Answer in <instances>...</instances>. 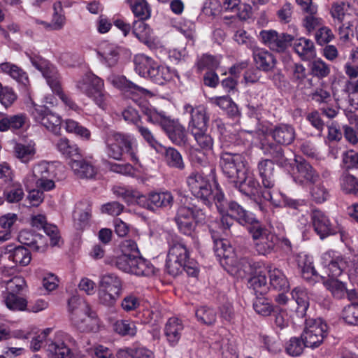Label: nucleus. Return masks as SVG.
I'll return each instance as SVG.
<instances>
[{"instance_id":"nucleus-1","label":"nucleus","mask_w":358,"mask_h":358,"mask_svg":"<svg viewBox=\"0 0 358 358\" xmlns=\"http://www.w3.org/2000/svg\"><path fill=\"white\" fill-rule=\"evenodd\" d=\"M140 108L141 113L146 117L147 122L159 126L174 144L182 146L187 143L186 129L178 120L171 118L164 111L159 110L147 102L141 103Z\"/></svg>"},{"instance_id":"nucleus-2","label":"nucleus","mask_w":358,"mask_h":358,"mask_svg":"<svg viewBox=\"0 0 358 358\" xmlns=\"http://www.w3.org/2000/svg\"><path fill=\"white\" fill-rule=\"evenodd\" d=\"M68 310L73 324L83 332H97L101 322L96 313L92 310L88 303L78 296H73L68 301Z\"/></svg>"},{"instance_id":"nucleus-3","label":"nucleus","mask_w":358,"mask_h":358,"mask_svg":"<svg viewBox=\"0 0 358 358\" xmlns=\"http://www.w3.org/2000/svg\"><path fill=\"white\" fill-rule=\"evenodd\" d=\"M214 240V250L216 255L221 259L222 264L229 266V272L237 278H245L252 273L253 266L247 258L238 259L234 248L227 239H216L212 234Z\"/></svg>"},{"instance_id":"nucleus-4","label":"nucleus","mask_w":358,"mask_h":358,"mask_svg":"<svg viewBox=\"0 0 358 358\" xmlns=\"http://www.w3.org/2000/svg\"><path fill=\"white\" fill-rule=\"evenodd\" d=\"M246 164L245 157L242 154L230 152H222L220 154V168L224 176L231 183L245 179Z\"/></svg>"},{"instance_id":"nucleus-5","label":"nucleus","mask_w":358,"mask_h":358,"mask_svg":"<svg viewBox=\"0 0 358 358\" xmlns=\"http://www.w3.org/2000/svg\"><path fill=\"white\" fill-rule=\"evenodd\" d=\"M206 219V213L196 206L179 207L175 217L179 231L186 236L192 235L196 224L203 223Z\"/></svg>"},{"instance_id":"nucleus-6","label":"nucleus","mask_w":358,"mask_h":358,"mask_svg":"<svg viewBox=\"0 0 358 358\" xmlns=\"http://www.w3.org/2000/svg\"><path fill=\"white\" fill-rule=\"evenodd\" d=\"M329 327L322 318H308L305 320V327L301 335L306 348L315 349L323 343L328 335Z\"/></svg>"},{"instance_id":"nucleus-7","label":"nucleus","mask_w":358,"mask_h":358,"mask_svg":"<svg viewBox=\"0 0 358 358\" xmlns=\"http://www.w3.org/2000/svg\"><path fill=\"white\" fill-rule=\"evenodd\" d=\"M186 183L191 193L209 207L212 206V201L214 202L217 192H221L217 189L213 192L209 180L203 173L199 172H193L187 176Z\"/></svg>"},{"instance_id":"nucleus-8","label":"nucleus","mask_w":358,"mask_h":358,"mask_svg":"<svg viewBox=\"0 0 358 358\" xmlns=\"http://www.w3.org/2000/svg\"><path fill=\"white\" fill-rule=\"evenodd\" d=\"M98 296L100 302L108 306L115 303L122 291L121 279L114 273H106L100 276Z\"/></svg>"},{"instance_id":"nucleus-9","label":"nucleus","mask_w":358,"mask_h":358,"mask_svg":"<svg viewBox=\"0 0 358 358\" xmlns=\"http://www.w3.org/2000/svg\"><path fill=\"white\" fill-rule=\"evenodd\" d=\"M31 104L29 113L34 120L48 131L55 134H59L62 124L61 116L52 112L45 106L38 105L32 101Z\"/></svg>"},{"instance_id":"nucleus-10","label":"nucleus","mask_w":358,"mask_h":358,"mask_svg":"<svg viewBox=\"0 0 358 358\" xmlns=\"http://www.w3.org/2000/svg\"><path fill=\"white\" fill-rule=\"evenodd\" d=\"M189 252L182 241H176L170 245L166 268L169 274L177 276L183 271L185 263L189 259Z\"/></svg>"},{"instance_id":"nucleus-11","label":"nucleus","mask_w":358,"mask_h":358,"mask_svg":"<svg viewBox=\"0 0 358 358\" xmlns=\"http://www.w3.org/2000/svg\"><path fill=\"white\" fill-rule=\"evenodd\" d=\"M350 257H344L341 253L329 250L321 256V264L329 276L337 278L350 267Z\"/></svg>"},{"instance_id":"nucleus-12","label":"nucleus","mask_w":358,"mask_h":358,"mask_svg":"<svg viewBox=\"0 0 358 358\" xmlns=\"http://www.w3.org/2000/svg\"><path fill=\"white\" fill-rule=\"evenodd\" d=\"M257 252L259 255H266L271 253L278 241V237L268 229L262 227L259 224L249 228Z\"/></svg>"},{"instance_id":"nucleus-13","label":"nucleus","mask_w":358,"mask_h":358,"mask_svg":"<svg viewBox=\"0 0 358 358\" xmlns=\"http://www.w3.org/2000/svg\"><path fill=\"white\" fill-rule=\"evenodd\" d=\"M173 202V196L169 191L150 192L138 198L140 206L153 212L159 208H170Z\"/></svg>"},{"instance_id":"nucleus-14","label":"nucleus","mask_w":358,"mask_h":358,"mask_svg":"<svg viewBox=\"0 0 358 358\" xmlns=\"http://www.w3.org/2000/svg\"><path fill=\"white\" fill-rule=\"evenodd\" d=\"M261 42L270 50L278 52H284L292 43L294 36L290 34H279L273 29L262 30L259 34Z\"/></svg>"},{"instance_id":"nucleus-15","label":"nucleus","mask_w":358,"mask_h":358,"mask_svg":"<svg viewBox=\"0 0 358 358\" xmlns=\"http://www.w3.org/2000/svg\"><path fill=\"white\" fill-rule=\"evenodd\" d=\"M183 113L189 115L188 128L190 131L208 129L209 117L205 106L186 103L183 106Z\"/></svg>"},{"instance_id":"nucleus-16","label":"nucleus","mask_w":358,"mask_h":358,"mask_svg":"<svg viewBox=\"0 0 358 358\" xmlns=\"http://www.w3.org/2000/svg\"><path fill=\"white\" fill-rule=\"evenodd\" d=\"M1 71L9 75L17 83V87L21 93L30 96L31 86L28 74L22 68L10 62H4L0 64Z\"/></svg>"},{"instance_id":"nucleus-17","label":"nucleus","mask_w":358,"mask_h":358,"mask_svg":"<svg viewBox=\"0 0 358 358\" xmlns=\"http://www.w3.org/2000/svg\"><path fill=\"white\" fill-rule=\"evenodd\" d=\"M133 34L150 50H155L162 46L160 40L154 36L151 28L144 20L134 21L132 27Z\"/></svg>"},{"instance_id":"nucleus-18","label":"nucleus","mask_w":358,"mask_h":358,"mask_svg":"<svg viewBox=\"0 0 358 358\" xmlns=\"http://www.w3.org/2000/svg\"><path fill=\"white\" fill-rule=\"evenodd\" d=\"M184 329L185 324L181 319L171 317L167 320L164 324L163 333L169 346L173 348L178 345Z\"/></svg>"},{"instance_id":"nucleus-19","label":"nucleus","mask_w":358,"mask_h":358,"mask_svg":"<svg viewBox=\"0 0 358 358\" xmlns=\"http://www.w3.org/2000/svg\"><path fill=\"white\" fill-rule=\"evenodd\" d=\"M311 221L315 231L324 239L336 234L337 231L330 222L329 217L320 210H313L311 213Z\"/></svg>"},{"instance_id":"nucleus-20","label":"nucleus","mask_w":358,"mask_h":358,"mask_svg":"<svg viewBox=\"0 0 358 358\" xmlns=\"http://www.w3.org/2000/svg\"><path fill=\"white\" fill-rule=\"evenodd\" d=\"M296 172L293 173L292 178L294 182L300 185L307 183H315L320 180L319 173L306 160L298 162L296 159Z\"/></svg>"},{"instance_id":"nucleus-21","label":"nucleus","mask_w":358,"mask_h":358,"mask_svg":"<svg viewBox=\"0 0 358 358\" xmlns=\"http://www.w3.org/2000/svg\"><path fill=\"white\" fill-rule=\"evenodd\" d=\"M1 257L14 263L16 266H25L31 259V253L28 249L22 246L14 247L11 245L1 248Z\"/></svg>"},{"instance_id":"nucleus-22","label":"nucleus","mask_w":358,"mask_h":358,"mask_svg":"<svg viewBox=\"0 0 358 358\" xmlns=\"http://www.w3.org/2000/svg\"><path fill=\"white\" fill-rule=\"evenodd\" d=\"M257 171L265 190H273L275 182L273 162L268 159H260L257 164Z\"/></svg>"},{"instance_id":"nucleus-23","label":"nucleus","mask_w":358,"mask_h":358,"mask_svg":"<svg viewBox=\"0 0 358 358\" xmlns=\"http://www.w3.org/2000/svg\"><path fill=\"white\" fill-rule=\"evenodd\" d=\"M262 196L275 207L287 206L294 209H298L300 206L305 205L303 200L289 199L278 189L264 190L262 192Z\"/></svg>"},{"instance_id":"nucleus-24","label":"nucleus","mask_w":358,"mask_h":358,"mask_svg":"<svg viewBox=\"0 0 358 358\" xmlns=\"http://www.w3.org/2000/svg\"><path fill=\"white\" fill-rule=\"evenodd\" d=\"M114 134L116 138H121L122 141H118L117 143L123 154L126 153L129 156L130 160L137 164L139 162L138 159V142L136 138L130 134L122 133L114 131Z\"/></svg>"},{"instance_id":"nucleus-25","label":"nucleus","mask_w":358,"mask_h":358,"mask_svg":"<svg viewBox=\"0 0 358 358\" xmlns=\"http://www.w3.org/2000/svg\"><path fill=\"white\" fill-rule=\"evenodd\" d=\"M104 87V80L92 72L85 73L76 83L77 89L87 97L90 92L94 94Z\"/></svg>"},{"instance_id":"nucleus-26","label":"nucleus","mask_w":358,"mask_h":358,"mask_svg":"<svg viewBox=\"0 0 358 358\" xmlns=\"http://www.w3.org/2000/svg\"><path fill=\"white\" fill-rule=\"evenodd\" d=\"M108 80L116 88L131 94L148 95L151 92L141 86L136 85L127 79L124 76L113 75L108 78Z\"/></svg>"},{"instance_id":"nucleus-27","label":"nucleus","mask_w":358,"mask_h":358,"mask_svg":"<svg viewBox=\"0 0 358 358\" xmlns=\"http://www.w3.org/2000/svg\"><path fill=\"white\" fill-rule=\"evenodd\" d=\"M273 139L280 145H290L295 138L294 128L287 124H280L271 131Z\"/></svg>"},{"instance_id":"nucleus-28","label":"nucleus","mask_w":358,"mask_h":358,"mask_svg":"<svg viewBox=\"0 0 358 358\" xmlns=\"http://www.w3.org/2000/svg\"><path fill=\"white\" fill-rule=\"evenodd\" d=\"M260 149L264 155L270 156L273 159V164L275 163L278 166L285 168L291 165L290 160L285 157L281 147L273 143L262 142Z\"/></svg>"},{"instance_id":"nucleus-29","label":"nucleus","mask_w":358,"mask_h":358,"mask_svg":"<svg viewBox=\"0 0 358 358\" xmlns=\"http://www.w3.org/2000/svg\"><path fill=\"white\" fill-rule=\"evenodd\" d=\"M69 165L74 174L80 178H92L97 173L94 165L84 159H71Z\"/></svg>"},{"instance_id":"nucleus-30","label":"nucleus","mask_w":358,"mask_h":358,"mask_svg":"<svg viewBox=\"0 0 358 358\" xmlns=\"http://www.w3.org/2000/svg\"><path fill=\"white\" fill-rule=\"evenodd\" d=\"M92 213V208L87 201H81L76 205L73 213V224L76 229H83L90 221Z\"/></svg>"},{"instance_id":"nucleus-31","label":"nucleus","mask_w":358,"mask_h":358,"mask_svg":"<svg viewBox=\"0 0 358 358\" xmlns=\"http://www.w3.org/2000/svg\"><path fill=\"white\" fill-rule=\"evenodd\" d=\"M293 48L294 52L302 60L307 61L315 55V48L313 42L304 37L294 39Z\"/></svg>"},{"instance_id":"nucleus-32","label":"nucleus","mask_w":358,"mask_h":358,"mask_svg":"<svg viewBox=\"0 0 358 358\" xmlns=\"http://www.w3.org/2000/svg\"><path fill=\"white\" fill-rule=\"evenodd\" d=\"M253 58L255 65L259 70L267 72L271 71L275 66V57L266 50L262 48L254 50Z\"/></svg>"},{"instance_id":"nucleus-33","label":"nucleus","mask_w":358,"mask_h":358,"mask_svg":"<svg viewBox=\"0 0 358 358\" xmlns=\"http://www.w3.org/2000/svg\"><path fill=\"white\" fill-rule=\"evenodd\" d=\"M214 202L217 210L221 215L220 222L222 227L224 229H229L234 223L236 219L226 210L227 202L222 192H217L214 197Z\"/></svg>"},{"instance_id":"nucleus-34","label":"nucleus","mask_w":358,"mask_h":358,"mask_svg":"<svg viewBox=\"0 0 358 358\" xmlns=\"http://www.w3.org/2000/svg\"><path fill=\"white\" fill-rule=\"evenodd\" d=\"M229 211L231 215L241 224H250L252 226L257 224V221L252 213L245 210L241 205L236 201H231L228 204Z\"/></svg>"},{"instance_id":"nucleus-35","label":"nucleus","mask_w":358,"mask_h":358,"mask_svg":"<svg viewBox=\"0 0 358 358\" xmlns=\"http://www.w3.org/2000/svg\"><path fill=\"white\" fill-rule=\"evenodd\" d=\"M229 211L231 215L241 224H250L252 226L257 224V221L252 213L245 210L241 205L236 201H231L228 204Z\"/></svg>"},{"instance_id":"nucleus-36","label":"nucleus","mask_w":358,"mask_h":358,"mask_svg":"<svg viewBox=\"0 0 358 358\" xmlns=\"http://www.w3.org/2000/svg\"><path fill=\"white\" fill-rule=\"evenodd\" d=\"M47 78L48 85L52 92L59 97L66 107L76 111L79 107L69 96L64 93L61 85L60 77L57 78L55 76L52 75L51 76H47Z\"/></svg>"},{"instance_id":"nucleus-37","label":"nucleus","mask_w":358,"mask_h":358,"mask_svg":"<svg viewBox=\"0 0 358 358\" xmlns=\"http://www.w3.org/2000/svg\"><path fill=\"white\" fill-rule=\"evenodd\" d=\"M47 78L48 85L52 92L59 97L66 107L76 111L79 107L69 96L64 93L61 85L60 77L57 78L55 76L52 75L51 76H47Z\"/></svg>"},{"instance_id":"nucleus-38","label":"nucleus","mask_w":358,"mask_h":358,"mask_svg":"<svg viewBox=\"0 0 358 358\" xmlns=\"http://www.w3.org/2000/svg\"><path fill=\"white\" fill-rule=\"evenodd\" d=\"M66 17L62 8V2L58 1L53 4V13L50 23L41 22L43 26L47 29L60 30L66 24Z\"/></svg>"},{"instance_id":"nucleus-39","label":"nucleus","mask_w":358,"mask_h":358,"mask_svg":"<svg viewBox=\"0 0 358 358\" xmlns=\"http://www.w3.org/2000/svg\"><path fill=\"white\" fill-rule=\"evenodd\" d=\"M155 273L154 266L147 259L138 255L131 260L129 273L138 276H150Z\"/></svg>"},{"instance_id":"nucleus-40","label":"nucleus","mask_w":358,"mask_h":358,"mask_svg":"<svg viewBox=\"0 0 358 358\" xmlns=\"http://www.w3.org/2000/svg\"><path fill=\"white\" fill-rule=\"evenodd\" d=\"M46 350L50 358H77L63 341H50L46 345Z\"/></svg>"},{"instance_id":"nucleus-41","label":"nucleus","mask_w":358,"mask_h":358,"mask_svg":"<svg viewBox=\"0 0 358 358\" xmlns=\"http://www.w3.org/2000/svg\"><path fill=\"white\" fill-rule=\"evenodd\" d=\"M3 278L1 284L6 287V290L2 293L20 294L27 287L25 280L20 276H14L8 278L7 271H2Z\"/></svg>"},{"instance_id":"nucleus-42","label":"nucleus","mask_w":358,"mask_h":358,"mask_svg":"<svg viewBox=\"0 0 358 358\" xmlns=\"http://www.w3.org/2000/svg\"><path fill=\"white\" fill-rule=\"evenodd\" d=\"M118 141H122V139L115 138L114 130L109 131L106 134L104 138L106 153L108 157L115 160H121L124 155L122 148L117 143Z\"/></svg>"},{"instance_id":"nucleus-43","label":"nucleus","mask_w":358,"mask_h":358,"mask_svg":"<svg viewBox=\"0 0 358 358\" xmlns=\"http://www.w3.org/2000/svg\"><path fill=\"white\" fill-rule=\"evenodd\" d=\"M136 72L141 77L148 78L157 62L145 54H138L134 60Z\"/></svg>"},{"instance_id":"nucleus-44","label":"nucleus","mask_w":358,"mask_h":358,"mask_svg":"<svg viewBox=\"0 0 358 358\" xmlns=\"http://www.w3.org/2000/svg\"><path fill=\"white\" fill-rule=\"evenodd\" d=\"M16 157L23 163L32 160L36 152V143L33 141L16 143L14 147Z\"/></svg>"},{"instance_id":"nucleus-45","label":"nucleus","mask_w":358,"mask_h":358,"mask_svg":"<svg viewBox=\"0 0 358 358\" xmlns=\"http://www.w3.org/2000/svg\"><path fill=\"white\" fill-rule=\"evenodd\" d=\"M27 56L29 58V60L32 65L38 71H40L43 77L45 78L46 82L48 83L47 76H55V77L59 78V73L57 70L55 66L50 65L45 59H43L41 57L36 55H31L29 53H26Z\"/></svg>"},{"instance_id":"nucleus-46","label":"nucleus","mask_w":358,"mask_h":358,"mask_svg":"<svg viewBox=\"0 0 358 358\" xmlns=\"http://www.w3.org/2000/svg\"><path fill=\"white\" fill-rule=\"evenodd\" d=\"M208 129L190 131L194 136L197 145L200 149L206 152L208 155H214L213 152V139L210 135L207 134Z\"/></svg>"},{"instance_id":"nucleus-47","label":"nucleus","mask_w":358,"mask_h":358,"mask_svg":"<svg viewBox=\"0 0 358 358\" xmlns=\"http://www.w3.org/2000/svg\"><path fill=\"white\" fill-rule=\"evenodd\" d=\"M163 150L164 151V160L169 166L180 170L184 169L185 163L182 155L176 149L162 145L158 152H162Z\"/></svg>"},{"instance_id":"nucleus-48","label":"nucleus","mask_w":358,"mask_h":358,"mask_svg":"<svg viewBox=\"0 0 358 358\" xmlns=\"http://www.w3.org/2000/svg\"><path fill=\"white\" fill-rule=\"evenodd\" d=\"M292 298L297 304L296 315L300 317H304L309 307V297L306 290L296 287L292 292Z\"/></svg>"},{"instance_id":"nucleus-49","label":"nucleus","mask_w":358,"mask_h":358,"mask_svg":"<svg viewBox=\"0 0 358 358\" xmlns=\"http://www.w3.org/2000/svg\"><path fill=\"white\" fill-rule=\"evenodd\" d=\"M57 150L64 157L71 159L74 157H80L81 156L80 150L78 146L70 142L66 138H61L56 143Z\"/></svg>"},{"instance_id":"nucleus-50","label":"nucleus","mask_w":358,"mask_h":358,"mask_svg":"<svg viewBox=\"0 0 358 358\" xmlns=\"http://www.w3.org/2000/svg\"><path fill=\"white\" fill-rule=\"evenodd\" d=\"M173 78V73L168 66H161L157 64L152 69L147 78L150 79L157 85H164L170 81Z\"/></svg>"},{"instance_id":"nucleus-51","label":"nucleus","mask_w":358,"mask_h":358,"mask_svg":"<svg viewBox=\"0 0 358 358\" xmlns=\"http://www.w3.org/2000/svg\"><path fill=\"white\" fill-rule=\"evenodd\" d=\"M222 57L220 55H212L208 53L198 57L196 66L199 71L204 70L215 71L220 65Z\"/></svg>"},{"instance_id":"nucleus-52","label":"nucleus","mask_w":358,"mask_h":358,"mask_svg":"<svg viewBox=\"0 0 358 358\" xmlns=\"http://www.w3.org/2000/svg\"><path fill=\"white\" fill-rule=\"evenodd\" d=\"M270 285L275 289L280 291H287L289 289V284L284 273L277 268H270L268 270Z\"/></svg>"},{"instance_id":"nucleus-53","label":"nucleus","mask_w":358,"mask_h":358,"mask_svg":"<svg viewBox=\"0 0 358 358\" xmlns=\"http://www.w3.org/2000/svg\"><path fill=\"white\" fill-rule=\"evenodd\" d=\"M135 17L145 20L150 17V9L145 0H126Z\"/></svg>"},{"instance_id":"nucleus-54","label":"nucleus","mask_w":358,"mask_h":358,"mask_svg":"<svg viewBox=\"0 0 358 358\" xmlns=\"http://www.w3.org/2000/svg\"><path fill=\"white\" fill-rule=\"evenodd\" d=\"M17 294H18L2 293L3 302L6 307L11 310H25L27 306V301L24 298L19 296Z\"/></svg>"},{"instance_id":"nucleus-55","label":"nucleus","mask_w":358,"mask_h":358,"mask_svg":"<svg viewBox=\"0 0 358 358\" xmlns=\"http://www.w3.org/2000/svg\"><path fill=\"white\" fill-rule=\"evenodd\" d=\"M64 129L67 133L73 134L85 141H89L90 139V131L72 119L65 120Z\"/></svg>"},{"instance_id":"nucleus-56","label":"nucleus","mask_w":358,"mask_h":358,"mask_svg":"<svg viewBox=\"0 0 358 358\" xmlns=\"http://www.w3.org/2000/svg\"><path fill=\"white\" fill-rule=\"evenodd\" d=\"M246 171L245 172V173ZM235 187H238L239 191L243 194L252 196L258 192L259 184L258 181L253 177H247L245 175V179L242 181L234 182Z\"/></svg>"},{"instance_id":"nucleus-57","label":"nucleus","mask_w":358,"mask_h":358,"mask_svg":"<svg viewBox=\"0 0 358 358\" xmlns=\"http://www.w3.org/2000/svg\"><path fill=\"white\" fill-rule=\"evenodd\" d=\"M89 98L99 108L103 111L108 110L111 106V96L106 92L105 87L94 94L90 92Z\"/></svg>"},{"instance_id":"nucleus-58","label":"nucleus","mask_w":358,"mask_h":358,"mask_svg":"<svg viewBox=\"0 0 358 358\" xmlns=\"http://www.w3.org/2000/svg\"><path fill=\"white\" fill-rule=\"evenodd\" d=\"M309 192L311 200L318 204L325 202L330 196L328 189L322 182L311 183Z\"/></svg>"},{"instance_id":"nucleus-59","label":"nucleus","mask_w":358,"mask_h":358,"mask_svg":"<svg viewBox=\"0 0 358 358\" xmlns=\"http://www.w3.org/2000/svg\"><path fill=\"white\" fill-rule=\"evenodd\" d=\"M114 331L122 336L134 337L137 333V328L134 322L130 320H119L113 324Z\"/></svg>"},{"instance_id":"nucleus-60","label":"nucleus","mask_w":358,"mask_h":358,"mask_svg":"<svg viewBox=\"0 0 358 358\" xmlns=\"http://www.w3.org/2000/svg\"><path fill=\"white\" fill-rule=\"evenodd\" d=\"M215 123L220 133V141L221 148H227L231 146H236V143H237V132L234 133L227 130L220 120H216Z\"/></svg>"},{"instance_id":"nucleus-61","label":"nucleus","mask_w":358,"mask_h":358,"mask_svg":"<svg viewBox=\"0 0 358 358\" xmlns=\"http://www.w3.org/2000/svg\"><path fill=\"white\" fill-rule=\"evenodd\" d=\"M32 174L35 180L42 178H55V166L46 162H38L34 166Z\"/></svg>"},{"instance_id":"nucleus-62","label":"nucleus","mask_w":358,"mask_h":358,"mask_svg":"<svg viewBox=\"0 0 358 358\" xmlns=\"http://www.w3.org/2000/svg\"><path fill=\"white\" fill-rule=\"evenodd\" d=\"M100 54L107 64L113 66L118 61L119 48L114 44L105 43L101 45Z\"/></svg>"},{"instance_id":"nucleus-63","label":"nucleus","mask_w":358,"mask_h":358,"mask_svg":"<svg viewBox=\"0 0 358 358\" xmlns=\"http://www.w3.org/2000/svg\"><path fill=\"white\" fill-rule=\"evenodd\" d=\"M311 74L320 79L327 77L330 72V66L321 58L314 59L309 64Z\"/></svg>"},{"instance_id":"nucleus-64","label":"nucleus","mask_w":358,"mask_h":358,"mask_svg":"<svg viewBox=\"0 0 358 358\" xmlns=\"http://www.w3.org/2000/svg\"><path fill=\"white\" fill-rule=\"evenodd\" d=\"M324 285L334 298L343 299L347 293L346 285L337 279L331 278L327 280L324 282Z\"/></svg>"}]
</instances>
